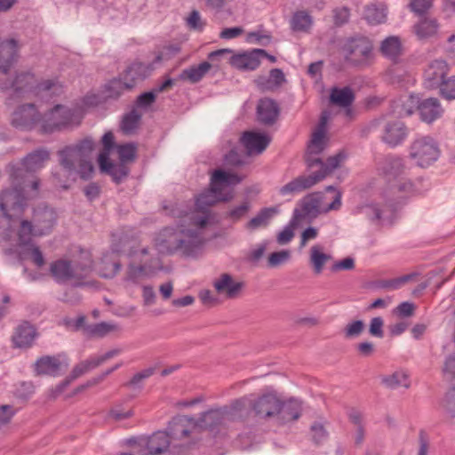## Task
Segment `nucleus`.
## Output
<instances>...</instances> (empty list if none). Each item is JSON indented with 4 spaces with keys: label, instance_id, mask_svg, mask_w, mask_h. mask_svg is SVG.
Here are the masks:
<instances>
[{
    "label": "nucleus",
    "instance_id": "51",
    "mask_svg": "<svg viewBox=\"0 0 455 455\" xmlns=\"http://www.w3.org/2000/svg\"><path fill=\"white\" fill-rule=\"evenodd\" d=\"M412 277V274H408L394 279L379 280L376 282V287L380 289L396 290L411 280Z\"/></svg>",
    "mask_w": 455,
    "mask_h": 455
},
{
    "label": "nucleus",
    "instance_id": "23",
    "mask_svg": "<svg viewBox=\"0 0 455 455\" xmlns=\"http://www.w3.org/2000/svg\"><path fill=\"white\" fill-rule=\"evenodd\" d=\"M226 420L228 419L222 408L212 409L203 412L195 421V426L210 432H218Z\"/></svg>",
    "mask_w": 455,
    "mask_h": 455
},
{
    "label": "nucleus",
    "instance_id": "39",
    "mask_svg": "<svg viewBox=\"0 0 455 455\" xmlns=\"http://www.w3.org/2000/svg\"><path fill=\"white\" fill-rule=\"evenodd\" d=\"M278 212L276 207L262 208L258 214L251 218L246 224V228L250 230H256L260 228H266L269 225L270 220Z\"/></svg>",
    "mask_w": 455,
    "mask_h": 455
},
{
    "label": "nucleus",
    "instance_id": "41",
    "mask_svg": "<svg viewBox=\"0 0 455 455\" xmlns=\"http://www.w3.org/2000/svg\"><path fill=\"white\" fill-rule=\"evenodd\" d=\"M313 23V17L306 11L295 12L290 20L291 28L294 32H308Z\"/></svg>",
    "mask_w": 455,
    "mask_h": 455
},
{
    "label": "nucleus",
    "instance_id": "38",
    "mask_svg": "<svg viewBox=\"0 0 455 455\" xmlns=\"http://www.w3.org/2000/svg\"><path fill=\"white\" fill-rule=\"evenodd\" d=\"M363 19L370 25H379L387 20V9L383 4H370L364 7Z\"/></svg>",
    "mask_w": 455,
    "mask_h": 455
},
{
    "label": "nucleus",
    "instance_id": "11",
    "mask_svg": "<svg viewBox=\"0 0 455 455\" xmlns=\"http://www.w3.org/2000/svg\"><path fill=\"white\" fill-rule=\"evenodd\" d=\"M170 434L165 431H157L154 433L147 442L148 451L151 454H162L167 451L170 446V435L182 438L189 435L190 431L180 423H174L169 427Z\"/></svg>",
    "mask_w": 455,
    "mask_h": 455
},
{
    "label": "nucleus",
    "instance_id": "45",
    "mask_svg": "<svg viewBox=\"0 0 455 455\" xmlns=\"http://www.w3.org/2000/svg\"><path fill=\"white\" fill-rule=\"evenodd\" d=\"M119 162L128 164L137 157V145L133 142L116 145Z\"/></svg>",
    "mask_w": 455,
    "mask_h": 455
},
{
    "label": "nucleus",
    "instance_id": "8",
    "mask_svg": "<svg viewBox=\"0 0 455 455\" xmlns=\"http://www.w3.org/2000/svg\"><path fill=\"white\" fill-rule=\"evenodd\" d=\"M74 111L63 105H56L43 116L40 115V132L51 134L68 126L73 119Z\"/></svg>",
    "mask_w": 455,
    "mask_h": 455
},
{
    "label": "nucleus",
    "instance_id": "49",
    "mask_svg": "<svg viewBox=\"0 0 455 455\" xmlns=\"http://www.w3.org/2000/svg\"><path fill=\"white\" fill-rule=\"evenodd\" d=\"M285 82L284 73L280 68H273L269 72V76L265 79L261 85L267 90H273L281 86Z\"/></svg>",
    "mask_w": 455,
    "mask_h": 455
},
{
    "label": "nucleus",
    "instance_id": "64",
    "mask_svg": "<svg viewBox=\"0 0 455 455\" xmlns=\"http://www.w3.org/2000/svg\"><path fill=\"white\" fill-rule=\"evenodd\" d=\"M205 22L202 20L200 13L196 10H193L188 18V25L190 28L196 31H203Z\"/></svg>",
    "mask_w": 455,
    "mask_h": 455
},
{
    "label": "nucleus",
    "instance_id": "19",
    "mask_svg": "<svg viewBox=\"0 0 455 455\" xmlns=\"http://www.w3.org/2000/svg\"><path fill=\"white\" fill-rule=\"evenodd\" d=\"M37 335L36 327L29 322L23 321L14 329L12 335V347L15 348L30 347Z\"/></svg>",
    "mask_w": 455,
    "mask_h": 455
},
{
    "label": "nucleus",
    "instance_id": "18",
    "mask_svg": "<svg viewBox=\"0 0 455 455\" xmlns=\"http://www.w3.org/2000/svg\"><path fill=\"white\" fill-rule=\"evenodd\" d=\"M324 131L322 129L316 130L312 136L310 144L307 147L305 160L308 168L313 169L318 167L323 169V161L317 157L324 149Z\"/></svg>",
    "mask_w": 455,
    "mask_h": 455
},
{
    "label": "nucleus",
    "instance_id": "25",
    "mask_svg": "<svg viewBox=\"0 0 455 455\" xmlns=\"http://www.w3.org/2000/svg\"><path fill=\"white\" fill-rule=\"evenodd\" d=\"M242 142L249 154H259L270 143V137L262 132H245L242 136Z\"/></svg>",
    "mask_w": 455,
    "mask_h": 455
},
{
    "label": "nucleus",
    "instance_id": "62",
    "mask_svg": "<svg viewBox=\"0 0 455 455\" xmlns=\"http://www.w3.org/2000/svg\"><path fill=\"white\" fill-rule=\"evenodd\" d=\"M440 92L442 96L447 100H454L455 99V76H451L445 81L441 85Z\"/></svg>",
    "mask_w": 455,
    "mask_h": 455
},
{
    "label": "nucleus",
    "instance_id": "24",
    "mask_svg": "<svg viewBox=\"0 0 455 455\" xmlns=\"http://www.w3.org/2000/svg\"><path fill=\"white\" fill-rule=\"evenodd\" d=\"M280 407L276 419L281 424L295 421L302 414V402L294 397L285 401L280 398Z\"/></svg>",
    "mask_w": 455,
    "mask_h": 455
},
{
    "label": "nucleus",
    "instance_id": "27",
    "mask_svg": "<svg viewBox=\"0 0 455 455\" xmlns=\"http://www.w3.org/2000/svg\"><path fill=\"white\" fill-rule=\"evenodd\" d=\"M213 285L219 294H225L228 299H235L241 292L243 283L235 282L229 274H222Z\"/></svg>",
    "mask_w": 455,
    "mask_h": 455
},
{
    "label": "nucleus",
    "instance_id": "28",
    "mask_svg": "<svg viewBox=\"0 0 455 455\" xmlns=\"http://www.w3.org/2000/svg\"><path fill=\"white\" fill-rule=\"evenodd\" d=\"M439 23L435 18L422 16L413 25L412 30L418 39L425 40L435 36L437 34Z\"/></svg>",
    "mask_w": 455,
    "mask_h": 455
},
{
    "label": "nucleus",
    "instance_id": "16",
    "mask_svg": "<svg viewBox=\"0 0 455 455\" xmlns=\"http://www.w3.org/2000/svg\"><path fill=\"white\" fill-rule=\"evenodd\" d=\"M449 66L445 60H435L430 62L424 72V86L427 89L440 88L446 79Z\"/></svg>",
    "mask_w": 455,
    "mask_h": 455
},
{
    "label": "nucleus",
    "instance_id": "5",
    "mask_svg": "<svg viewBox=\"0 0 455 455\" xmlns=\"http://www.w3.org/2000/svg\"><path fill=\"white\" fill-rule=\"evenodd\" d=\"M28 205V197L25 195V188L18 186L4 189L0 196V211L9 220L22 216Z\"/></svg>",
    "mask_w": 455,
    "mask_h": 455
},
{
    "label": "nucleus",
    "instance_id": "12",
    "mask_svg": "<svg viewBox=\"0 0 455 455\" xmlns=\"http://www.w3.org/2000/svg\"><path fill=\"white\" fill-rule=\"evenodd\" d=\"M280 408V398L274 392L262 394L257 397L251 395V411L258 419L277 418Z\"/></svg>",
    "mask_w": 455,
    "mask_h": 455
},
{
    "label": "nucleus",
    "instance_id": "2",
    "mask_svg": "<svg viewBox=\"0 0 455 455\" xmlns=\"http://www.w3.org/2000/svg\"><path fill=\"white\" fill-rule=\"evenodd\" d=\"M95 147L94 140L86 137L74 145H68L57 152L61 171H53L52 177L63 189L69 188L68 182L77 177L76 163L88 158Z\"/></svg>",
    "mask_w": 455,
    "mask_h": 455
},
{
    "label": "nucleus",
    "instance_id": "53",
    "mask_svg": "<svg viewBox=\"0 0 455 455\" xmlns=\"http://www.w3.org/2000/svg\"><path fill=\"white\" fill-rule=\"evenodd\" d=\"M220 202L221 201L218 200V196L215 194H201L196 200V207L199 212L207 213L209 207Z\"/></svg>",
    "mask_w": 455,
    "mask_h": 455
},
{
    "label": "nucleus",
    "instance_id": "30",
    "mask_svg": "<svg viewBox=\"0 0 455 455\" xmlns=\"http://www.w3.org/2000/svg\"><path fill=\"white\" fill-rule=\"evenodd\" d=\"M317 180L318 179L313 178L311 174L308 176H299L283 186L279 189V194L281 196H287L301 192L315 185L317 183Z\"/></svg>",
    "mask_w": 455,
    "mask_h": 455
},
{
    "label": "nucleus",
    "instance_id": "61",
    "mask_svg": "<svg viewBox=\"0 0 455 455\" xmlns=\"http://www.w3.org/2000/svg\"><path fill=\"white\" fill-rule=\"evenodd\" d=\"M310 431L312 434V439L316 444L321 443L328 436L327 431L325 430L323 425L320 422L313 423L310 427Z\"/></svg>",
    "mask_w": 455,
    "mask_h": 455
},
{
    "label": "nucleus",
    "instance_id": "10",
    "mask_svg": "<svg viewBox=\"0 0 455 455\" xmlns=\"http://www.w3.org/2000/svg\"><path fill=\"white\" fill-rule=\"evenodd\" d=\"M243 177L236 173L227 172L221 169L214 171L211 178V193L218 196V200L222 203H228L234 199L235 193L233 189L224 191L225 186H235L241 183Z\"/></svg>",
    "mask_w": 455,
    "mask_h": 455
},
{
    "label": "nucleus",
    "instance_id": "6",
    "mask_svg": "<svg viewBox=\"0 0 455 455\" xmlns=\"http://www.w3.org/2000/svg\"><path fill=\"white\" fill-rule=\"evenodd\" d=\"M440 153L438 143L430 136L419 137L409 147V157L421 168L428 167L437 161Z\"/></svg>",
    "mask_w": 455,
    "mask_h": 455
},
{
    "label": "nucleus",
    "instance_id": "21",
    "mask_svg": "<svg viewBox=\"0 0 455 455\" xmlns=\"http://www.w3.org/2000/svg\"><path fill=\"white\" fill-rule=\"evenodd\" d=\"M33 221L36 236L48 235L56 224V213L48 207L37 209L34 212Z\"/></svg>",
    "mask_w": 455,
    "mask_h": 455
},
{
    "label": "nucleus",
    "instance_id": "17",
    "mask_svg": "<svg viewBox=\"0 0 455 455\" xmlns=\"http://www.w3.org/2000/svg\"><path fill=\"white\" fill-rule=\"evenodd\" d=\"M405 169L403 158L396 155H387L379 164V170L388 182L400 179Z\"/></svg>",
    "mask_w": 455,
    "mask_h": 455
},
{
    "label": "nucleus",
    "instance_id": "1",
    "mask_svg": "<svg viewBox=\"0 0 455 455\" xmlns=\"http://www.w3.org/2000/svg\"><path fill=\"white\" fill-rule=\"evenodd\" d=\"M204 245L201 234L196 229L166 227L156 239L159 252L172 255L180 251L186 257H196Z\"/></svg>",
    "mask_w": 455,
    "mask_h": 455
},
{
    "label": "nucleus",
    "instance_id": "63",
    "mask_svg": "<svg viewBox=\"0 0 455 455\" xmlns=\"http://www.w3.org/2000/svg\"><path fill=\"white\" fill-rule=\"evenodd\" d=\"M350 11L347 7L336 8L333 10V21L337 27H341L348 22Z\"/></svg>",
    "mask_w": 455,
    "mask_h": 455
},
{
    "label": "nucleus",
    "instance_id": "9",
    "mask_svg": "<svg viewBox=\"0 0 455 455\" xmlns=\"http://www.w3.org/2000/svg\"><path fill=\"white\" fill-rule=\"evenodd\" d=\"M382 125L381 140L390 148H395L403 143L409 134L405 124L400 120L386 121L384 118L371 122L369 128L375 129Z\"/></svg>",
    "mask_w": 455,
    "mask_h": 455
},
{
    "label": "nucleus",
    "instance_id": "22",
    "mask_svg": "<svg viewBox=\"0 0 455 455\" xmlns=\"http://www.w3.org/2000/svg\"><path fill=\"white\" fill-rule=\"evenodd\" d=\"M280 114V108L275 100L269 98L260 99L257 105V120L259 123L273 125Z\"/></svg>",
    "mask_w": 455,
    "mask_h": 455
},
{
    "label": "nucleus",
    "instance_id": "32",
    "mask_svg": "<svg viewBox=\"0 0 455 455\" xmlns=\"http://www.w3.org/2000/svg\"><path fill=\"white\" fill-rule=\"evenodd\" d=\"M50 159V153L46 148H36L31 153L28 154L23 159L22 162L28 170L32 173L40 170L44 167V163Z\"/></svg>",
    "mask_w": 455,
    "mask_h": 455
},
{
    "label": "nucleus",
    "instance_id": "14",
    "mask_svg": "<svg viewBox=\"0 0 455 455\" xmlns=\"http://www.w3.org/2000/svg\"><path fill=\"white\" fill-rule=\"evenodd\" d=\"M40 122V113L35 104L19 106L12 116V125L21 130H32Z\"/></svg>",
    "mask_w": 455,
    "mask_h": 455
},
{
    "label": "nucleus",
    "instance_id": "29",
    "mask_svg": "<svg viewBox=\"0 0 455 455\" xmlns=\"http://www.w3.org/2000/svg\"><path fill=\"white\" fill-rule=\"evenodd\" d=\"M151 72L149 65L142 62H133L128 66L122 73L121 76L126 83L136 85L137 80L146 79Z\"/></svg>",
    "mask_w": 455,
    "mask_h": 455
},
{
    "label": "nucleus",
    "instance_id": "35",
    "mask_svg": "<svg viewBox=\"0 0 455 455\" xmlns=\"http://www.w3.org/2000/svg\"><path fill=\"white\" fill-rule=\"evenodd\" d=\"M211 68L212 65L208 61H203L197 66H191L183 69L179 75L178 80L189 81L191 84L198 83L203 79Z\"/></svg>",
    "mask_w": 455,
    "mask_h": 455
},
{
    "label": "nucleus",
    "instance_id": "34",
    "mask_svg": "<svg viewBox=\"0 0 455 455\" xmlns=\"http://www.w3.org/2000/svg\"><path fill=\"white\" fill-rule=\"evenodd\" d=\"M251 395L234 400L229 406L221 407L228 420H237L243 417L247 407L251 409Z\"/></svg>",
    "mask_w": 455,
    "mask_h": 455
},
{
    "label": "nucleus",
    "instance_id": "59",
    "mask_svg": "<svg viewBox=\"0 0 455 455\" xmlns=\"http://www.w3.org/2000/svg\"><path fill=\"white\" fill-rule=\"evenodd\" d=\"M290 256V251L287 250L273 252L268 256L267 265L270 267H278L287 261Z\"/></svg>",
    "mask_w": 455,
    "mask_h": 455
},
{
    "label": "nucleus",
    "instance_id": "13",
    "mask_svg": "<svg viewBox=\"0 0 455 455\" xmlns=\"http://www.w3.org/2000/svg\"><path fill=\"white\" fill-rule=\"evenodd\" d=\"M68 363L64 354L56 355H44L39 357L34 364V371L36 375H47L57 377L61 374L64 369H67Z\"/></svg>",
    "mask_w": 455,
    "mask_h": 455
},
{
    "label": "nucleus",
    "instance_id": "56",
    "mask_svg": "<svg viewBox=\"0 0 455 455\" xmlns=\"http://www.w3.org/2000/svg\"><path fill=\"white\" fill-rule=\"evenodd\" d=\"M365 324L362 320H355L347 324L344 329L345 337L347 339L358 337L364 330Z\"/></svg>",
    "mask_w": 455,
    "mask_h": 455
},
{
    "label": "nucleus",
    "instance_id": "3",
    "mask_svg": "<svg viewBox=\"0 0 455 455\" xmlns=\"http://www.w3.org/2000/svg\"><path fill=\"white\" fill-rule=\"evenodd\" d=\"M414 109L419 111L420 119L423 122L431 124L443 114V108L436 98L420 100L419 96L411 94L405 100L394 102V111L400 117L410 116Z\"/></svg>",
    "mask_w": 455,
    "mask_h": 455
},
{
    "label": "nucleus",
    "instance_id": "52",
    "mask_svg": "<svg viewBox=\"0 0 455 455\" xmlns=\"http://www.w3.org/2000/svg\"><path fill=\"white\" fill-rule=\"evenodd\" d=\"M122 265L119 260L108 262V255L102 259V267L100 268V275L107 279L114 278L121 270Z\"/></svg>",
    "mask_w": 455,
    "mask_h": 455
},
{
    "label": "nucleus",
    "instance_id": "44",
    "mask_svg": "<svg viewBox=\"0 0 455 455\" xmlns=\"http://www.w3.org/2000/svg\"><path fill=\"white\" fill-rule=\"evenodd\" d=\"M10 168V177L12 180L13 186H18L20 184V187L25 188L26 187V178L33 173L28 172L25 167L23 162L16 164H11Z\"/></svg>",
    "mask_w": 455,
    "mask_h": 455
},
{
    "label": "nucleus",
    "instance_id": "55",
    "mask_svg": "<svg viewBox=\"0 0 455 455\" xmlns=\"http://www.w3.org/2000/svg\"><path fill=\"white\" fill-rule=\"evenodd\" d=\"M115 329H116L115 325L106 323V322L94 323V324H92L87 327V331L92 335L99 336V337H104L110 331H114Z\"/></svg>",
    "mask_w": 455,
    "mask_h": 455
},
{
    "label": "nucleus",
    "instance_id": "4",
    "mask_svg": "<svg viewBox=\"0 0 455 455\" xmlns=\"http://www.w3.org/2000/svg\"><path fill=\"white\" fill-rule=\"evenodd\" d=\"M341 51L346 62L358 67L368 63L372 57V42L365 36L356 35L345 40Z\"/></svg>",
    "mask_w": 455,
    "mask_h": 455
},
{
    "label": "nucleus",
    "instance_id": "43",
    "mask_svg": "<svg viewBox=\"0 0 455 455\" xmlns=\"http://www.w3.org/2000/svg\"><path fill=\"white\" fill-rule=\"evenodd\" d=\"M142 118L140 114L136 108H132L130 112L126 113L121 122V129L125 134L133 132L140 124Z\"/></svg>",
    "mask_w": 455,
    "mask_h": 455
},
{
    "label": "nucleus",
    "instance_id": "60",
    "mask_svg": "<svg viewBox=\"0 0 455 455\" xmlns=\"http://www.w3.org/2000/svg\"><path fill=\"white\" fill-rule=\"evenodd\" d=\"M384 320L380 316L373 317L369 325V333L371 336L382 339L384 337Z\"/></svg>",
    "mask_w": 455,
    "mask_h": 455
},
{
    "label": "nucleus",
    "instance_id": "26",
    "mask_svg": "<svg viewBox=\"0 0 455 455\" xmlns=\"http://www.w3.org/2000/svg\"><path fill=\"white\" fill-rule=\"evenodd\" d=\"M50 273L54 281L58 283H62L72 280L75 277L81 276L80 274L73 269L70 260L62 259L54 260L51 263Z\"/></svg>",
    "mask_w": 455,
    "mask_h": 455
},
{
    "label": "nucleus",
    "instance_id": "42",
    "mask_svg": "<svg viewBox=\"0 0 455 455\" xmlns=\"http://www.w3.org/2000/svg\"><path fill=\"white\" fill-rule=\"evenodd\" d=\"M382 54L392 60H395L400 55L402 45L397 36H389L382 41L380 45Z\"/></svg>",
    "mask_w": 455,
    "mask_h": 455
},
{
    "label": "nucleus",
    "instance_id": "31",
    "mask_svg": "<svg viewBox=\"0 0 455 455\" xmlns=\"http://www.w3.org/2000/svg\"><path fill=\"white\" fill-rule=\"evenodd\" d=\"M320 200L315 196H307L302 201L301 211L302 213L295 209L293 217L291 220V226H297L298 221L306 216L313 214L316 216L319 213Z\"/></svg>",
    "mask_w": 455,
    "mask_h": 455
},
{
    "label": "nucleus",
    "instance_id": "46",
    "mask_svg": "<svg viewBox=\"0 0 455 455\" xmlns=\"http://www.w3.org/2000/svg\"><path fill=\"white\" fill-rule=\"evenodd\" d=\"M32 235L35 234V224L31 221L24 220L20 222V227L18 232V241L20 246H28L32 243Z\"/></svg>",
    "mask_w": 455,
    "mask_h": 455
},
{
    "label": "nucleus",
    "instance_id": "15",
    "mask_svg": "<svg viewBox=\"0 0 455 455\" xmlns=\"http://www.w3.org/2000/svg\"><path fill=\"white\" fill-rule=\"evenodd\" d=\"M98 164L100 172L109 175L112 181L117 185L124 182L131 172L128 164L121 162L113 163L107 153H100Z\"/></svg>",
    "mask_w": 455,
    "mask_h": 455
},
{
    "label": "nucleus",
    "instance_id": "48",
    "mask_svg": "<svg viewBox=\"0 0 455 455\" xmlns=\"http://www.w3.org/2000/svg\"><path fill=\"white\" fill-rule=\"evenodd\" d=\"M331 259V256L330 254L322 252L318 246H313L311 248L310 261L314 267V271L315 274H321L325 262Z\"/></svg>",
    "mask_w": 455,
    "mask_h": 455
},
{
    "label": "nucleus",
    "instance_id": "36",
    "mask_svg": "<svg viewBox=\"0 0 455 455\" xmlns=\"http://www.w3.org/2000/svg\"><path fill=\"white\" fill-rule=\"evenodd\" d=\"M132 89H133V84L126 83L120 74L118 77H115L105 84L103 92L107 98L116 100L124 91Z\"/></svg>",
    "mask_w": 455,
    "mask_h": 455
},
{
    "label": "nucleus",
    "instance_id": "40",
    "mask_svg": "<svg viewBox=\"0 0 455 455\" xmlns=\"http://www.w3.org/2000/svg\"><path fill=\"white\" fill-rule=\"evenodd\" d=\"M35 76L31 72H21L16 75L11 83L12 88L17 96L30 92L34 88Z\"/></svg>",
    "mask_w": 455,
    "mask_h": 455
},
{
    "label": "nucleus",
    "instance_id": "33",
    "mask_svg": "<svg viewBox=\"0 0 455 455\" xmlns=\"http://www.w3.org/2000/svg\"><path fill=\"white\" fill-rule=\"evenodd\" d=\"M355 99V92L349 86L333 87L330 92V102L341 108L350 107Z\"/></svg>",
    "mask_w": 455,
    "mask_h": 455
},
{
    "label": "nucleus",
    "instance_id": "57",
    "mask_svg": "<svg viewBox=\"0 0 455 455\" xmlns=\"http://www.w3.org/2000/svg\"><path fill=\"white\" fill-rule=\"evenodd\" d=\"M432 6V0H411L409 7L411 11L420 17L425 16Z\"/></svg>",
    "mask_w": 455,
    "mask_h": 455
},
{
    "label": "nucleus",
    "instance_id": "37",
    "mask_svg": "<svg viewBox=\"0 0 455 455\" xmlns=\"http://www.w3.org/2000/svg\"><path fill=\"white\" fill-rule=\"evenodd\" d=\"M347 158V155L343 151H339L334 156H329L326 162L323 163V169H318L312 172V177L318 179L317 183L323 180L333 170L338 168L339 164Z\"/></svg>",
    "mask_w": 455,
    "mask_h": 455
},
{
    "label": "nucleus",
    "instance_id": "58",
    "mask_svg": "<svg viewBox=\"0 0 455 455\" xmlns=\"http://www.w3.org/2000/svg\"><path fill=\"white\" fill-rule=\"evenodd\" d=\"M93 171L94 167L92 162L88 158H82L78 164V169H76L77 175L82 180H88L92 178Z\"/></svg>",
    "mask_w": 455,
    "mask_h": 455
},
{
    "label": "nucleus",
    "instance_id": "54",
    "mask_svg": "<svg viewBox=\"0 0 455 455\" xmlns=\"http://www.w3.org/2000/svg\"><path fill=\"white\" fill-rule=\"evenodd\" d=\"M156 100V95L151 91L140 93L134 102L137 108L148 110Z\"/></svg>",
    "mask_w": 455,
    "mask_h": 455
},
{
    "label": "nucleus",
    "instance_id": "7",
    "mask_svg": "<svg viewBox=\"0 0 455 455\" xmlns=\"http://www.w3.org/2000/svg\"><path fill=\"white\" fill-rule=\"evenodd\" d=\"M225 54H232L228 63L235 68L241 71H253L260 65L259 54H265L264 49H251L238 53H233L231 49H220L212 52L208 55V59L214 60L216 58Z\"/></svg>",
    "mask_w": 455,
    "mask_h": 455
},
{
    "label": "nucleus",
    "instance_id": "50",
    "mask_svg": "<svg viewBox=\"0 0 455 455\" xmlns=\"http://www.w3.org/2000/svg\"><path fill=\"white\" fill-rule=\"evenodd\" d=\"M251 203L248 200L243 201L240 205L230 209L225 214V219L230 220L233 222H237L242 220L251 210Z\"/></svg>",
    "mask_w": 455,
    "mask_h": 455
},
{
    "label": "nucleus",
    "instance_id": "47",
    "mask_svg": "<svg viewBox=\"0 0 455 455\" xmlns=\"http://www.w3.org/2000/svg\"><path fill=\"white\" fill-rule=\"evenodd\" d=\"M382 382L389 388L395 389L399 387H409L408 375L403 371H395L393 374L382 379Z\"/></svg>",
    "mask_w": 455,
    "mask_h": 455
},
{
    "label": "nucleus",
    "instance_id": "20",
    "mask_svg": "<svg viewBox=\"0 0 455 455\" xmlns=\"http://www.w3.org/2000/svg\"><path fill=\"white\" fill-rule=\"evenodd\" d=\"M18 41L14 38L4 40L0 43V71L7 75L17 61L19 54Z\"/></svg>",
    "mask_w": 455,
    "mask_h": 455
}]
</instances>
